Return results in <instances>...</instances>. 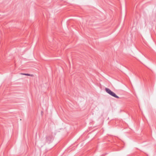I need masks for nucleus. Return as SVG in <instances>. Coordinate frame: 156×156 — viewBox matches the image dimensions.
Wrapping results in <instances>:
<instances>
[{
    "mask_svg": "<svg viewBox=\"0 0 156 156\" xmlns=\"http://www.w3.org/2000/svg\"><path fill=\"white\" fill-rule=\"evenodd\" d=\"M105 89L106 92L111 96L117 98H119L118 96L115 93L111 91L108 88H105Z\"/></svg>",
    "mask_w": 156,
    "mask_h": 156,
    "instance_id": "nucleus-1",
    "label": "nucleus"
},
{
    "mask_svg": "<svg viewBox=\"0 0 156 156\" xmlns=\"http://www.w3.org/2000/svg\"><path fill=\"white\" fill-rule=\"evenodd\" d=\"M52 136H48L46 137V141L48 143H50L52 140Z\"/></svg>",
    "mask_w": 156,
    "mask_h": 156,
    "instance_id": "nucleus-2",
    "label": "nucleus"
},
{
    "mask_svg": "<svg viewBox=\"0 0 156 156\" xmlns=\"http://www.w3.org/2000/svg\"><path fill=\"white\" fill-rule=\"evenodd\" d=\"M21 74L22 75H26V76H31V75L30 74H28V73H21Z\"/></svg>",
    "mask_w": 156,
    "mask_h": 156,
    "instance_id": "nucleus-3",
    "label": "nucleus"
}]
</instances>
